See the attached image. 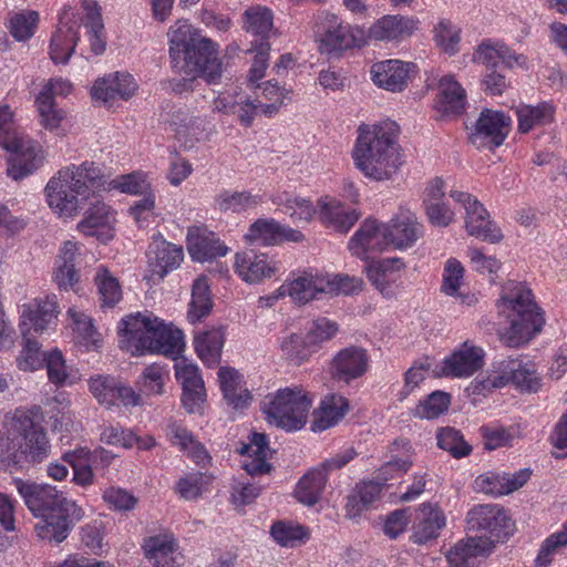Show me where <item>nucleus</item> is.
Instances as JSON below:
<instances>
[{"instance_id":"4c0bfd02","label":"nucleus","mask_w":567,"mask_h":567,"mask_svg":"<svg viewBox=\"0 0 567 567\" xmlns=\"http://www.w3.org/2000/svg\"><path fill=\"white\" fill-rule=\"evenodd\" d=\"M384 483L379 478L378 481L371 480L358 483L353 492L348 496L346 505L347 516L355 518L363 511L368 509L380 497Z\"/></svg>"},{"instance_id":"bb28decb","label":"nucleus","mask_w":567,"mask_h":567,"mask_svg":"<svg viewBox=\"0 0 567 567\" xmlns=\"http://www.w3.org/2000/svg\"><path fill=\"white\" fill-rule=\"evenodd\" d=\"M175 369L176 379L183 388V406L189 413H194L200 409L206 398L204 381L198 373V368L182 361L176 364Z\"/></svg>"},{"instance_id":"09e8293b","label":"nucleus","mask_w":567,"mask_h":567,"mask_svg":"<svg viewBox=\"0 0 567 567\" xmlns=\"http://www.w3.org/2000/svg\"><path fill=\"white\" fill-rule=\"evenodd\" d=\"M212 309L213 300L207 278L199 277L193 284L187 319L190 323L199 322L210 313Z\"/></svg>"},{"instance_id":"a878e982","label":"nucleus","mask_w":567,"mask_h":567,"mask_svg":"<svg viewBox=\"0 0 567 567\" xmlns=\"http://www.w3.org/2000/svg\"><path fill=\"white\" fill-rule=\"evenodd\" d=\"M413 63L401 60H385L371 68L374 84L391 92H401L408 85Z\"/></svg>"},{"instance_id":"72a5a7b5","label":"nucleus","mask_w":567,"mask_h":567,"mask_svg":"<svg viewBox=\"0 0 567 567\" xmlns=\"http://www.w3.org/2000/svg\"><path fill=\"white\" fill-rule=\"evenodd\" d=\"M349 401L337 393L326 395L313 413L312 431H324L336 425L348 412Z\"/></svg>"},{"instance_id":"2eb2a0df","label":"nucleus","mask_w":567,"mask_h":567,"mask_svg":"<svg viewBox=\"0 0 567 567\" xmlns=\"http://www.w3.org/2000/svg\"><path fill=\"white\" fill-rule=\"evenodd\" d=\"M155 318L150 315H131L122 319L120 328V344L122 349L137 355L148 351L152 344V332Z\"/></svg>"},{"instance_id":"bf43d9fd","label":"nucleus","mask_w":567,"mask_h":567,"mask_svg":"<svg viewBox=\"0 0 567 567\" xmlns=\"http://www.w3.org/2000/svg\"><path fill=\"white\" fill-rule=\"evenodd\" d=\"M270 534L281 546H293L296 542L308 537V532L303 526L287 522L275 523L271 526Z\"/></svg>"},{"instance_id":"b1692460","label":"nucleus","mask_w":567,"mask_h":567,"mask_svg":"<svg viewBox=\"0 0 567 567\" xmlns=\"http://www.w3.org/2000/svg\"><path fill=\"white\" fill-rule=\"evenodd\" d=\"M369 364L367 351L359 347H348L340 350L331 362L333 379L346 383L362 377Z\"/></svg>"},{"instance_id":"58836bf2","label":"nucleus","mask_w":567,"mask_h":567,"mask_svg":"<svg viewBox=\"0 0 567 567\" xmlns=\"http://www.w3.org/2000/svg\"><path fill=\"white\" fill-rule=\"evenodd\" d=\"M437 109L444 114H461L465 110L466 93L452 75H445L439 83Z\"/></svg>"},{"instance_id":"79ce46f5","label":"nucleus","mask_w":567,"mask_h":567,"mask_svg":"<svg viewBox=\"0 0 567 567\" xmlns=\"http://www.w3.org/2000/svg\"><path fill=\"white\" fill-rule=\"evenodd\" d=\"M555 107L542 102L535 106L520 104L516 107L518 132L526 134L537 126H544L554 121Z\"/></svg>"},{"instance_id":"e433bc0d","label":"nucleus","mask_w":567,"mask_h":567,"mask_svg":"<svg viewBox=\"0 0 567 567\" xmlns=\"http://www.w3.org/2000/svg\"><path fill=\"white\" fill-rule=\"evenodd\" d=\"M183 348L184 337L182 330L165 324L156 317L152 332V344L148 351L165 355H177L182 352Z\"/></svg>"},{"instance_id":"aec40b11","label":"nucleus","mask_w":567,"mask_h":567,"mask_svg":"<svg viewBox=\"0 0 567 567\" xmlns=\"http://www.w3.org/2000/svg\"><path fill=\"white\" fill-rule=\"evenodd\" d=\"M245 238L262 246H276L284 241L300 243L305 236L301 231L284 226L272 218H259L248 228Z\"/></svg>"},{"instance_id":"37998d69","label":"nucleus","mask_w":567,"mask_h":567,"mask_svg":"<svg viewBox=\"0 0 567 567\" xmlns=\"http://www.w3.org/2000/svg\"><path fill=\"white\" fill-rule=\"evenodd\" d=\"M81 8L85 13L91 51L95 55L104 53L106 49L104 24L101 16V8L95 0H82Z\"/></svg>"},{"instance_id":"a19ab883","label":"nucleus","mask_w":567,"mask_h":567,"mask_svg":"<svg viewBox=\"0 0 567 567\" xmlns=\"http://www.w3.org/2000/svg\"><path fill=\"white\" fill-rule=\"evenodd\" d=\"M327 484V475L319 466L308 471L298 482L295 488L296 499L307 506L316 505L322 495Z\"/></svg>"},{"instance_id":"c85d7f7f","label":"nucleus","mask_w":567,"mask_h":567,"mask_svg":"<svg viewBox=\"0 0 567 567\" xmlns=\"http://www.w3.org/2000/svg\"><path fill=\"white\" fill-rule=\"evenodd\" d=\"M238 453L244 456L241 467L247 474L262 475L271 470L270 463L267 462L269 446L267 436L264 433L254 432L248 443H243L238 449Z\"/></svg>"},{"instance_id":"3c124183","label":"nucleus","mask_w":567,"mask_h":567,"mask_svg":"<svg viewBox=\"0 0 567 567\" xmlns=\"http://www.w3.org/2000/svg\"><path fill=\"white\" fill-rule=\"evenodd\" d=\"M437 446L451 454L454 458H462L471 454L472 445L464 440L461 431L454 427H442L436 434Z\"/></svg>"},{"instance_id":"2f4dec72","label":"nucleus","mask_w":567,"mask_h":567,"mask_svg":"<svg viewBox=\"0 0 567 567\" xmlns=\"http://www.w3.org/2000/svg\"><path fill=\"white\" fill-rule=\"evenodd\" d=\"M493 542L486 537H466L457 542L447 553L450 567H475L478 556L487 554Z\"/></svg>"},{"instance_id":"6ab92c4d","label":"nucleus","mask_w":567,"mask_h":567,"mask_svg":"<svg viewBox=\"0 0 567 567\" xmlns=\"http://www.w3.org/2000/svg\"><path fill=\"white\" fill-rule=\"evenodd\" d=\"M384 224L390 246L395 249L411 248L423 234V227L417 220L415 213L408 208H400L399 212Z\"/></svg>"},{"instance_id":"680f3d73","label":"nucleus","mask_w":567,"mask_h":567,"mask_svg":"<svg viewBox=\"0 0 567 567\" xmlns=\"http://www.w3.org/2000/svg\"><path fill=\"white\" fill-rule=\"evenodd\" d=\"M44 365L47 367L48 378L55 385H63L69 378L68 367L62 352L53 350L48 353Z\"/></svg>"},{"instance_id":"9d476101","label":"nucleus","mask_w":567,"mask_h":567,"mask_svg":"<svg viewBox=\"0 0 567 567\" xmlns=\"http://www.w3.org/2000/svg\"><path fill=\"white\" fill-rule=\"evenodd\" d=\"M173 61L172 65L178 73L187 76H203L208 83L217 82L223 73L221 62L217 58L216 44L200 37L195 39L194 47L185 52V58Z\"/></svg>"},{"instance_id":"49530a36","label":"nucleus","mask_w":567,"mask_h":567,"mask_svg":"<svg viewBox=\"0 0 567 567\" xmlns=\"http://www.w3.org/2000/svg\"><path fill=\"white\" fill-rule=\"evenodd\" d=\"M94 284L101 308H114L122 300L123 292L120 281L106 267H97Z\"/></svg>"},{"instance_id":"4468645a","label":"nucleus","mask_w":567,"mask_h":567,"mask_svg":"<svg viewBox=\"0 0 567 567\" xmlns=\"http://www.w3.org/2000/svg\"><path fill=\"white\" fill-rule=\"evenodd\" d=\"M511 125L512 118L503 112L485 109L481 112L468 138L477 148L494 150L504 143Z\"/></svg>"},{"instance_id":"13d9d810","label":"nucleus","mask_w":567,"mask_h":567,"mask_svg":"<svg viewBox=\"0 0 567 567\" xmlns=\"http://www.w3.org/2000/svg\"><path fill=\"white\" fill-rule=\"evenodd\" d=\"M209 481V477L204 473H189L178 480L176 483V492L182 498L194 501L203 494V489Z\"/></svg>"},{"instance_id":"774afa93","label":"nucleus","mask_w":567,"mask_h":567,"mask_svg":"<svg viewBox=\"0 0 567 567\" xmlns=\"http://www.w3.org/2000/svg\"><path fill=\"white\" fill-rule=\"evenodd\" d=\"M337 332V322L327 318H318L311 322L307 338L310 343H319L330 340Z\"/></svg>"},{"instance_id":"6e6d98bb","label":"nucleus","mask_w":567,"mask_h":567,"mask_svg":"<svg viewBox=\"0 0 567 567\" xmlns=\"http://www.w3.org/2000/svg\"><path fill=\"white\" fill-rule=\"evenodd\" d=\"M73 322H74V331L76 333V340L80 344L84 346L86 349H95L100 347L101 338L100 333L95 330L92 320L83 315L76 313L73 310H69Z\"/></svg>"},{"instance_id":"69168bd1","label":"nucleus","mask_w":567,"mask_h":567,"mask_svg":"<svg viewBox=\"0 0 567 567\" xmlns=\"http://www.w3.org/2000/svg\"><path fill=\"white\" fill-rule=\"evenodd\" d=\"M103 499L115 511L126 512L132 511L137 498L123 488L110 487L104 491Z\"/></svg>"},{"instance_id":"ddd939ff","label":"nucleus","mask_w":567,"mask_h":567,"mask_svg":"<svg viewBox=\"0 0 567 567\" xmlns=\"http://www.w3.org/2000/svg\"><path fill=\"white\" fill-rule=\"evenodd\" d=\"M470 530L483 532L493 542V545L507 537L513 528L511 518L505 511L497 505H478L467 513L466 517Z\"/></svg>"},{"instance_id":"c756f323","label":"nucleus","mask_w":567,"mask_h":567,"mask_svg":"<svg viewBox=\"0 0 567 567\" xmlns=\"http://www.w3.org/2000/svg\"><path fill=\"white\" fill-rule=\"evenodd\" d=\"M137 90V83L128 73H114L95 81L91 95L94 100L105 103L113 101L116 96L123 100L132 97Z\"/></svg>"},{"instance_id":"f3484780","label":"nucleus","mask_w":567,"mask_h":567,"mask_svg":"<svg viewBox=\"0 0 567 567\" xmlns=\"http://www.w3.org/2000/svg\"><path fill=\"white\" fill-rule=\"evenodd\" d=\"M352 255L368 259L369 252H381L390 247L388 231L384 223L368 218L354 233L349 241Z\"/></svg>"},{"instance_id":"c9c22d12","label":"nucleus","mask_w":567,"mask_h":567,"mask_svg":"<svg viewBox=\"0 0 567 567\" xmlns=\"http://www.w3.org/2000/svg\"><path fill=\"white\" fill-rule=\"evenodd\" d=\"M321 53L330 54L334 51H343L363 41V32L359 28L342 25L316 38Z\"/></svg>"},{"instance_id":"7c9ffc66","label":"nucleus","mask_w":567,"mask_h":567,"mask_svg":"<svg viewBox=\"0 0 567 567\" xmlns=\"http://www.w3.org/2000/svg\"><path fill=\"white\" fill-rule=\"evenodd\" d=\"M419 21L403 16H384L374 22L368 39L375 41H392L410 37L417 29Z\"/></svg>"},{"instance_id":"6e6552de","label":"nucleus","mask_w":567,"mask_h":567,"mask_svg":"<svg viewBox=\"0 0 567 567\" xmlns=\"http://www.w3.org/2000/svg\"><path fill=\"white\" fill-rule=\"evenodd\" d=\"M507 384L515 386L520 393H537L543 386V379L535 365L516 359L503 361L498 370L488 373L484 379H475L472 383L474 394L499 389Z\"/></svg>"},{"instance_id":"f257e3e1","label":"nucleus","mask_w":567,"mask_h":567,"mask_svg":"<svg viewBox=\"0 0 567 567\" xmlns=\"http://www.w3.org/2000/svg\"><path fill=\"white\" fill-rule=\"evenodd\" d=\"M400 127L393 121L362 124L352 152L357 168L378 182L392 178L403 164L402 148L398 143Z\"/></svg>"},{"instance_id":"9b49d317","label":"nucleus","mask_w":567,"mask_h":567,"mask_svg":"<svg viewBox=\"0 0 567 567\" xmlns=\"http://www.w3.org/2000/svg\"><path fill=\"white\" fill-rule=\"evenodd\" d=\"M450 196L464 208V228L466 233L489 244H498L503 240V233L484 205L472 194L451 190Z\"/></svg>"},{"instance_id":"8fccbe9b","label":"nucleus","mask_w":567,"mask_h":567,"mask_svg":"<svg viewBox=\"0 0 567 567\" xmlns=\"http://www.w3.org/2000/svg\"><path fill=\"white\" fill-rule=\"evenodd\" d=\"M165 368L158 363L147 365L138 380L136 386L141 396L161 395L164 392L165 378L167 377ZM143 401V398H141Z\"/></svg>"},{"instance_id":"1a4fd4ad","label":"nucleus","mask_w":567,"mask_h":567,"mask_svg":"<svg viewBox=\"0 0 567 567\" xmlns=\"http://www.w3.org/2000/svg\"><path fill=\"white\" fill-rule=\"evenodd\" d=\"M311 399L301 388L280 389L265 403L267 421L287 431L300 430L307 422Z\"/></svg>"},{"instance_id":"473e14b6","label":"nucleus","mask_w":567,"mask_h":567,"mask_svg":"<svg viewBox=\"0 0 567 567\" xmlns=\"http://www.w3.org/2000/svg\"><path fill=\"white\" fill-rule=\"evenodd\" d=\"M187 241L190 256L199 261L223 257L228 251V248L220 243L215 234L207 231L206 228L190 227Z\"/></svg>"},{"instance_id":"338daca9","label":"nucleus","mask_w":567,"mask_h":567,"mask_svg":"<svg viewBox=\"0 0 567 567\" xmlns=\"http://www.w3.org/2000/svg\"><path fill=\"white\" fill-rule=\"evenodd\" d=\"M286 213L296 220L310 221L318 215V207L313 206L309 199L293 197L287 199L285 204Z\"/></svg>"},{"instance_id":"20e7f679","label":"nucleus","mask_w":567,"mask_h":567,"mask_svg":"<svg viewBox=\"0 0 567 567\" xmlns=\"http://www.w3.org/2000/svg\"><path fill=\"white\" fill-rule=\"evenodd\" d=\"M499 308L509 320V326L499 331V339L506 347L518 348L528 343L545 324L544 312L534 300L532 290L522 284L512 285L502 296Z\"/></svg>"},{"instance_id":"ea45409f","label":"nucleus","mask_w":567,"mask_h":567,"mask_svg":"<svg viewBox=\"0 0 567 567\" xmlns=\"http://www.w3.org/2000/svg\"><path fill=\"white\" fill-rule=\"evenodd\" d=\"M218 380L224 398L234 409H245L248 406L251 395L249 391L243 389L241 375L233 368H220Z\"/></svg>"},{"instance_id":"f704fd0d","label":"nucleus","mask_w":567,"mask_h":567,"mask_svg":"<svg viewBox=\"0 0 567 567\" xmlns=\"http://www.w3.org/2000/svg\"><path fill=\"white\" fill-rule=\"evenodd\" d=\"M419 522L413 527V540L416 544H425L435 539L440 530L445 526L444 513L430 504L421 505Z\"/></svg>"},{"instance_id":"39448f33","label":"nucleus","mask_w":567,"mask_h":567,"mask_svg":"<svg viewBox=\"0 0 567 567\" xmlns=\"http://www.w3.org/2000/svg\"><path fill=\"white\" fill-rule=\"evenodd\" d=\"M50 444L43 429L29 415L17 417L10 435L0 436V465L24 470L44 461Z\"/></svg>"},{"instance_id":"4be33fe9","label":"nucleus","mask_w":567,"mask_h":567,"mask_svg":"<svg viewBox=\"0 0 567 567\" xmlns=\"http://www.w3.org/2000/svg\"><path fill=\"white\" fill-rule=\"evenodd\" d=\"M483 364V349L465 341L451 355L444 359L442 374L453 378H467L478 371Z\"/></svg>"},{"instance_id":"c03bdc74","label":"nucleus","mask_w":567,"mask_h":567,"mask_svg":"<svg viewBox=\"0 0 567 567\" xmlns=\"http://www.w3.org/2000/svg\"><path fill=\"white\" fill-rule=\"evenodd\" d=\"M224 342L225 333L220 328L203 331L194 339L196 353L207 365L218 363Z\"/></svg>"},{"instance_id":"a18cd8bd","label":"nucleus","mask_w":567,"mask_h":567,"mask_svg":"<svg viewBox=\"0 0 567 567\" xmlns=\"http://www.w3.org/2000/svg\"><path fill=\"white\" fill-rule=\"evenodd\" d=\"M169 40V55L173 61L185 58V52L194 47L195 39L200 35L192 28L187 20H177L167 32Z\"/></svg>"},{"instance_id":"e2e57ef3","label":"nucleus","mask_w":567,"mask_h":567,"mask_svg":"<svg viewBox=\"0 0 567 567\" xmlns=\"http://www.w3.org/2000/svg\"><path fill=\"white\" fill-rule=\"evenodd\" d=\"M464 275L462 264L451 258L446 261L443 275V282L441 286L442 292L449 296H456Z\"/></svg>"},{"instance_id":"a211bd4d","label":"nucleus","mask_w":567,"mask_h":567,"mask_svg":"<svg viewBox=\"0 0 567 567\" xmlns=\"http://www.w3.org/2000/svg\"><path fill=\"white\" fill-rule=\"evenodd\" d=\"M90 391L101 404L112 406L121 403L124 406L142 405L141 395L136 391L110 377L99 375L90 380Z\"/></svg>"},{"instance_id":"f03ea898","label":"nucleus","mask_w":567,"mask_h":567,"mask_svg":"<svg viewBox=\"0 0 567 567\" xmlns=\"http://www.w3.org/2000/svg\"><path fill=\"white\" fill-rule=\"evenodd\" d=\"M19 494L34 516L43 519L34 526L37 536L43 540L63 542L75 522L84 513L75 502L68 499L55 487L47 484L14 481Z\"/></svg>"},{"instance_id":"423d86ee","label":"nucleus","mask_w":567,"mask_h":567,"mask_svg":"<svg viewBox=\"0 0 567 567\" xmlns=\"http://www.w3.org/2000/svg\"><path fill=\"white\" fill-rule=\"evenodd\" d=\"M58 301L54 295L37 298L22 306L19 328L23 344L17 364L20 370L34 371L44 365L48 353L41 350L38 341L29 337L31 331L41 332L56 318Z\"/></svg>"},{"instance_id":"0e129e2a","label":"nucleus","mask_w":567,"mask_h":567,"mask_svg":"<svg viewBox=\"0 0 567 567\" xmlns=\"http://www.w3.org/2000/svg\"><path fill=\"white\" fill-rule=\"evenodd\" d=\"M281 350L286 359L297 365L305 362L310 355L302 337L295 333L281 342Z\"/></svg>"},{"instance_id":"de8ad7c7","label":"nucleus","mask_w":567,"mask_h":567,"mask_svg":"<svg viewBox=\"0 0 567 567\" xmlns=\"http://www.w3.org/2000/svg\"><path fill=\"white\" fill-rule=\"evenodd\" d=\"M261 202L259 195L249 192H229L224 190L214 199L215 209L223 213H243L256 208Z\"/></svg>"},{"instance_id":"4d7b16f0","label":"nucleus","mask_w":567,"mask_h":567,"mask_svg":"<svg viewBox=\"0 0 567 567\" xmlns=\"http://www.w3.org/2000/svg\"><path fill=\"white\" fill-rule=\"evenodd\" d=\"M39 21L37 11H24L14 13L10 18L9 32L17 41H25L30 39Z\"/></svg>"},{"instance_id":"052dcab7","label":"nucleus","mask_w":567,"mask_h":567,"mask_svg":"<svg viewBox=\"0 0 567 567\" xmlns=\"http://www.w3.org/2000/svg\"><path fill=\"white\" fill-rule=\"evenodd\" d=\"M567 545V525L560 532L550 535L544 540L535 560V567H548L551 558L561 547Z\"/></svg>"},{"instance_id":"412c9836","label":"nucleus","mask_w":567,"mask_h":567,"mask_svg":"<svg viewBox=\"0 0 567 567\" xmlns=\"http://www.w3.org/2000/svg\"><path fill=\"white\" fill-rule=\"evenodd\" d=\"M116 213L105 203L95 200L85 212L84 218L78 224V229L85 236H94L102 243L113 238V225Z\"/></svg>"},{"instance_id":"864d4df0","label":"nucleus","mask_w":567,"mask_h":567,"mask_svg":"<svg viewBox=\"0 0 567 567\" xmlns=\"http://www.w3.org/2000/svg\"><path fill=\"white\" fill-rule=\"evenodd\" d=\"M451 402L450 394L443 391H434L420 401L413 410V415L419 419H436L444 413Z\"/></svg>"},{"instance_id":"393cba45","label":"nucleus","mask_w":567,"mask_h":567,"mask_svg":"<svg viewBox=\"0 0 567 567\" xmlns=\"http://www.w3.org/2000/svg\"><path fill=\"white\" fill-rule=\"evenodd\" d=\"M147 255L153 275L161 279L178 268L184 258L182 246L166 241L159 234L153 237Z\"/></svg>"},{"instance_id":"cd10ccee","label":"nucleus","mask_w":567,"mask_h":567,"mask_svg":"<svg viewBox=\"0 0 567 567\" xmlns=\"http://www.w3.org/2000/svg\"><path fill=\"white\" fill-rule=\"evenodd\" d=\"M318 219L334 231L346 234L358 221L359 214L355 209L347 207L333 197H321L318 203Z\"/></svg>"},{"instance_id":"5fc2aeb1","label":"nucleus","mask_w":567,"mask_h":567,"mask_svg":"<svg viewBox=\"0 0 567 567\" xmlns=\"http://www.w3.org/2000/svg\"><path fill=\"white\" fill-rule=\"evenodd\" d=\"M35 103L41 125L45 130H56L65 117V112L58 109L52 96L47 93H39Z\"/></svg>"},{"instance_id":"dca6fc26","label":"nucleus","mask_w":567,"mask_h":567,"mask_svg":"<svg viewBox=\"0 0 567 567\" xmlns=\"http://www.w3.org/2000/svg\"><path fill=\"white\" fill-rule=\"evenodd\" d=\"M327 274L302 271L298 277L285 282L279 289L280 296H289L295 303L306 305L327 295L329 289Z\"/></svg>"},{"instance_id":"5701e85b","label":"nucleus","mask_w":567,"mask_h":567,"mask_svg":"<svg viewBox=\"0 0 567 567\" xmlns=\"http://www.w3.org/2000/svg\"><path fill=\"white\" fill-rule=\"evenodd\" d=\"M235 270L244 281L259 284L271 278L278 271V265L264 254L246 250L236 254Z\"/></svg>"},{"instance_id":"603ef678","label":"nucleus","mask_w":567,"mask_h":567,"mask_svg":"<svg viewBox=\"0 0 567 567\" xmlns=\"http://www.w3.org/2000/svg\"><path fill=\"white\" fill-rule=\"evenodd\" d=\"M244 29L252 34L260 35L262 39L267 37L272 28V13L262 6L248 8L244 14Z\"/></svg>"},{"instance_id":"7ed1b4c3","label":"nucleus","mask_w":567,"mask_h":567,"mask_svg":"<svg viewBox=\"0 0 567 567\" xmlns=\"http://www.w3.org/2000/svg\"><path fill=\"white\" fill-rule=\"evenodd\" d=\"M106 176L94 162H83L60 169L47 184L50 208L61 217H73L81 209L79 196L87 197L91 189H106Z\"/></svg>"},{"instance_id":"f8f14e48","label":"nucleus","mask_w":567,"mask_h":567,"mask_svg":"<svg viewBox=\"0 0 567 567\" xmlns=\"http://www.w3.org/2000/svg\"><path fill=\"white\" fill-rule=\"evenodd\" d=\"M82 18L70 6H64L59 16V23L51 37L49 55L55 64H66L74 53L80 40Z\"/></svg>"},{"instance_id":"0eeeda50","label":"nucleus","mask_w":567,"mask_h":567,"mask_svg":"<svg viewBox=\"0 0 567 567\" xmlns=\"http://www.w3.org/2000/svg\"><path fill=\"white\" fill-rule=\"evenodd\" d=\"M9 105H0V145L11 153L7 174L14 181L33 173L42 163L40 145L18 132Z\"/></svg>"}]
</instances>
